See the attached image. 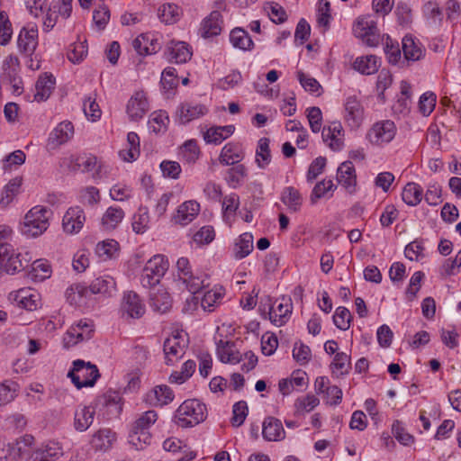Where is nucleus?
<instances>
[{
    "label": "nucleus",
    "instance_id": "1",
    "mask_svg": "<svg viewBox=\"0 0 461 461\" xmlns=\"http://www.w3.org/2000/svg\"><path fill=\"white\" fill-rule=\"evenodd\" d=\"M158 413L153 410L141 413L131 424L129 442L136 449H143L151 442L150 427L157 421Z\"/></svg>",
    "mask_w": 461,
    "mask_h": 461
},
{
    "label": "nucleus",
    "instance_id": "2",
    "mask_svg": "<svg viewBox=\"0 0 461 461\" xmlns=\"http://www.w3.org/2000/svg\"><path fill=\"white\" fill-rule=\"evenodd\" d=\"M51 215V210L45 206L32 207L24 216L22 232L32 238L41 236L48 230Z\"/></svg>",
    "mask_w": 461,
    "mask_h": 461
},
{
    "label": "nucleus",
    "instance_id": "3",
    "mask_svg": "<svg viewBox=\"0 0 461 461\" xmlns=\"http://www.w3.org/2000/svg\"><path fill=\"white\" fill-rule=\"evenodd\" d=\"M175 422L182 427H193L206 419V406L197 399L185 400L176 410Z\"/></svg>",
    "mask_w": 461,
    "mask_h": 461
},
{
    "label": "nucleus",
    "instance_id": "4",
    "mask_svg": "<svg viewBox=\"0 0 461 461\" xmlns=\"http://www.w3.org/2000/svg\"><path fill=\"white\" fill-rule=\"evenodd\" d=\"M68 376L77 389L93 386L99 378L97 367L90 362L77 359L73 362V367Z\"/></svg>",
    "mask_w": 461,
    "mask_h": 461
},
{
    "label": "nucleus",
    "instance_id": "5",
    "mask_svg": "<svg viewBox=\"0 0 461 461\" xmlns=\"http://www.w3.org/2000/svg\"><path fill=\"white\" fill-rule=\"evenodd\" d=\"M353 32L367 46L375 47L379 43L376 22L370 15L358 17L353 25Z\"/></svg>",
    "mask_w": 461,
    "mask_h": 461
},
{
    "label": "nucleus",
    "instance_id": "6",
    "mask_svg": "<svg viewBox=\"0 0 461 461\" xmlns=\"http://www.w3.org/2000/svg\"><path fill=\"white\" fill-rule=\"evenodd\" d=\"M94 334L92 321H80L77 325L71 326L65 334L64 346H75L78 343H86Z\"/></svg>",
    "mask_w": 461,
    "mask_h": 461
},
{
    "label": "nucleus",
    "instance_id": "7",
    "mask_svg": "<svg viewBox=\"0 0 461 461\" xmlns=\"http://www.w3.org/2000/svg\"><path fill=\"white\" fill-rule=\"evenodd\" d=\"M396 127L393 121L376 122L369 130L367 139L373 144L381 145L390 142L395 136Z\"/></svg>",
    "mask_w": 461,
    "mask_h": 461
},
{
    "label": "nucleus",
    "instance_id": "8",
    "mask_svg": "<svg viewBox=\"0 0 461 461\" xmlns=\"http://www.w3.org/2000/svg\"><path fill=\"white\" fill-rule=\"evenodd\" d=\"M121 311L123 318L139 319L145 313V305L136 293L130 291L123 295Z\"/></svg>",
    "mask_w": 461,
    "mask_h": 461
},
{
    "label": "nucleus",
    "instance_id": "9",
    "mask_svg": "<svg viewBox=\"0 0 461 461\" xmlns=\"http://www.w3.org/2000/svg\"><path fill=\"white\" fill-rule=\"evenodd\" d=\"M86 215L79 206L70 207L63 216V230L68 234L78 233L84 226Z\"/></svg>",
    "mask_w": 461,
    "mask_h": 461
},
{
    "label": "nucleus",
    "instance_id": "10",
    "mask_svg": "<svg viewBox=\"0 0 461 461\" xmlns=\"http://www.w3.org/2000/svg\"><path fill=\"white\" fill-rule=\"evenodd\" d=\"M293 303L290 297L283 296L280 303L275 307L270 306L267 312L269 321L276 326L285 324L292 314Z\"/></svg>",
    "mask_w": 461,
    "mask_h": 461
},
{
    "label": "nucleus",
    "instance_id": "11",
    "mask_svg": "<svg viewBox=\"0 0 461 461\" xmlns=\"http://www.w3.org/2000/svg\"><path fill=\"white\" fill-rule=\"evenodd\" d=\"M208 113V108L194 102H185L180 104L176 109V116L180 123L186 124L195 119H198Z\"/></svg>",
    "mask_w": 461,
    "mask_h": 461
},
{
    "label": "nucleus",
    "instance_id": "12",
    "mask_svg": "<svg viewBox=\"0 0 461 461\" xmlns=\"http://www.w3.org/2000/svg\"><path fill=\"white\" fill-rule=\"evenodd\" d=\"M174 400V393L171 388L166 384L156 385L144 396V402L154 407L164 406Z\"/></svg>",
    "mask_w": 461,
    "mask_h": 461
},
{
    "label": "nucleus",
    "instance_id": "13",
    "mask_svg": "<svg viewBox=\"0 0 461 461\" xmlns=\"http://www.w3.org/2000/svg\"><path fill=\"white\" fill-rule=\"evenodd\" d=\"M10 296L20 308L27 311H34L41 305L40 294L31 288H22Z\"/></svg>",
    "mask_w": 461,
    "mask_h": 461
},
{
    "label": "nucleus",
    "instance_id": "14",
    "mask_svg": "<svg viewBox=\"0 0 461 461\" xmlns=\"http://www.w3.org/2000/svg\"><path fill=\"white\" fill-rule=\"evenodd\" d=\"M94 404L97 408H107V415L119 416L122 411V396L119 392L107 391L104 394L98 397Z\"/></svg>",
    "mask_w": 461,
    "mask_h": 461
},
{
    "label": "nucleus",
    "instance_id": "15",
    "mask_svg": "<svg viewBox=\"0 0 461 461\" xmlns=\"http://www.w3.org/2000/svg\"><path fill=\"white\" fill-rule=\"evenodd\" d=\"M132 47L139 55H151L161 49V43L154 34L143 33L132 41Z\"/></svg>",
    "mask_w": 461,
    "mask_h": 461
},
{
    "label": "nucleus",
    "instance_id": "16",
    "mask_svg": "<svg viewBox=\"0 0 461 461\" xmlns=\"http://www.w3.org/2000/svg\"><path fill=\"white\" fill-rule=\"evenodd\" d=\"M402 50L403 52L402 65L406 61H417L424 56L425 49L419 40L411 35H406L402 40Z\"/></svg>",
    "mask_w": 461,
    "mask_h": 461
},
{
    "label": "nucleus",
    "instance_id": "17",
    "mask_svg": "<svg viewBox=\"0 0 461 461\" xmlns=\"http://www.w3.org/2000/svg\"><path fill=\"white\" fill-rule=\"evenodd\" d=\"M345 119L352 128L358 127L364 119V108L357 96H348L345 102Z\"/></svg>",
    "mask_w": 461,
    "mask_h": 461
},
{
    "label": "nucleus",
    "instance_id": "18",
    "mask_svg": "<svg viewBox=\"0 0 461 461\" xmlns=\"http://www.w3.org/2000/svg\"><path fill=\"white\" fill-rule=\"evenodd\" d=\"M199 212L200 204L196 201H185L178 206L173 220L176 223L185 226L195 219Z\"/></svg>",
    "mask_w": 461,
    "mask_h": 461
},
{
    "label": "nucleus",
    "instance_id": "19",
    "mask_svg": "<svg viewBox=\"0 0 461 461\" xmlns=\"http://www.w3.org/2000/svg\"><path fill=\"white\" fill-rule=\"evenodd\" d=\"M96 406L93 403L88 406L79 405L74 415V427L76 430L86 431L94 422Z\"/></svg>",
    "mask_w": 461,
    "mask_h": 461
},
{
    "label": "nucleus",
    "instance_id": "20",
    "mask_svg": "<svg viewBox=\"0 0 461 461\" xmlns=\"http://www.w3.org/2000/svg\"><path fill=\"white\" fill-rule=\"evenodd\" d=\"M322 140L328 143L329 147L334 150L341 149L343 146V128L339 122H333L329 126H325L321 132Z\"/></svg>",
    "mask_w": 461,
    "mask_h": 461
},
{
    "label": "nucleus",
    "instance_id": "21",
    "mask_svg": "<svg viewBox=\"0 0 461 461\" xmlns=\"http://www.w3.org/2000/svg\"><path fill=\"white\" fill-rule=\"evenodd\" d=\"M339 348H324L329 355L335 354L330 364L331 371L337 376L344 375L351 369L350 355L346 352H337Z\"/></svg>",
    "mask_w": 461,
    "mask_h": 461
},
{
    "label": "nucleus",
    "instance_id": "22",
    "mask_svg": "<svg viewBox=\"0 0 461 461\" xmlns=\"http://www.w3.org/2000/svg\"><path fill=\"white\" fill-rule=\"evenodd\" d=\"M263 438L267 441H280L285 438V431L280 420L274 417L265 419L262 426Z\"/></svg>",
    "mask_w": 461,
    "mask_h": 461
},
{
    "label": "nucleus",
    "instance_id": "23",
    "mask_svg": "<svg viewBox=\"0 0 461 461\" xmlns=\"http://www.w3.org/2000/svg\"><path fill=\"white\" fill-rule=\"evenodd\" d=\"M337 180L350 194L355 191L357 176L351 161H345L340 164L337 170Z\"/></svg>",
    "mask_w": 461,
    "mask_h": 461
},
{
    "label": "nucleus",
    "instance_id": "24",
    "mask_svg": "<svg viewBox=\"0 0 461 461\" xmlns=\"http://www.w3.org/2000/svg\"><path fill=\"white\" fill-rule=\"evenodd\" d=\"M148 111V101L143 92H136L127 104V113L133 121L141 119Z\"/></svg>",
    "mask_w": 461,
    "mask_h": 461
},
{
    "label": "nucleus",
    "instance_id": "25",
    "mask_svg": "<svg viewBox=\"0 0 461 461\" xmlns=\"http://www.w3.org/2000/svg\"><path fill=\"white\" fill-rule=\"evenodd\" d=\"M0 248L6 249L7 254L5 257H1L2 264L4 266V272L6 274L14 275L23 269L26 266L23 265L20 258L21 254H16L12 245L10 244H0Z\"/></svg>",
    "mask_w": 461,
    "mask_h": 461
},
{
    "label": "nucleus",
    "instance_id": "26",
    "mask_svg": "<svg viewBox=\"0 0 461 461\" xmlns=\"http://www.w3.org/2000/svg\"><path fill=\"white\" fill-rule=\"evenodd\" d=\"M244 158V152L239 143L229 142L221 149L219 161L223 166L236 165Z\"/></svg>",
    "mask_w": 461,
    "mask_h": 461
},
{
    "label": "nucleus",
    "instance_id": "27",
    "mask_svg": "<svg viewBox=\"0 0 461 461\" xmlns=\"http://www.w3.org/2000/svg\"><path fill=\"white\" fill-rule=\"evenodd\" d=\"M63 454V447L58 441H49L33 453L35 459L40 461H56Z\"/></svg>",
    "mask_w": 461,
    "mask_h": 461
},
{
    "label": "nucleus",
    "instance_id": "28",
    "mask_svg": "<svg viewBox=\"0 0 461 461\" xmlns=\"http://www.w3.org/2000/svg\"><path fill=\"white\" fill-rule=\"evenodd\" d=\"M74 134V126L70 122H60L50 133L49 145L52 148L66 143Z\"/></svg>",
    "mask_w": 461,
    "mask_h": 461
},
{
    "label": "nucleus",
    "instance_id": "29",
    "mask_svg": "<svg viewBox=\"0 0 461 461\" xmlns=\"http://www.w3.org/2000/svg\"><path fill=\"white\" fill-rule=\"evenodd\" d=\"M73 162V169L80 170L84 173L92 172L95 169V173L94 176H98L101 173L102 166L98 164L97 158L93 155H80L77 157H73L71 158Z\"/></svg>",
    "mask_w": 461,
    "mask_h": 461
},
{
    "label": "nucleus",
    "instance_id": "30",
    "mask_svg": "<svg viewBox=\"0 0 461 461\" xmlns=\"http://www.w3.org/2000/svg\"><path fill=\"white\" fill-rule=\"evenodd\" d=\"M208 276L205 274L203 275H194L191 273V276H186L182 279L180 282L185 285L186 289L193 294L192 302L196 304L199 302V297L196 295L200 292L201 289L208 287Z\"/></svg>",
    "mask_w": 461,
    "mask_h": 461
},
{
    "label": "nucleus",
    "instance_id": "31",
    "mask_svg": "<svg viewBox=\"0 0 461 461\" xmlns=\"http://www.w3.org/2000/svg\"><path fill=\"white\" fill-rule=\"evenodd\" d=\"M38 31L37 29L23 28L18 36V48L25 54H32L38 45Z\"/></svg>",
    "mask_w": 461,
    "mask_h": 461
},
{
    "label": "nucleus",
    "instance_id": "32",
    "mask_svg": "<svg viewBox=\"0 0 461 461\" xmlns=\"http://www.w3.org/2000/svg\"><path fill=\"white\" fill-rule=\"evenodd\" d=\"M152 308L161 313L167 312L172 306L170 294L164 288H157L149 293Z\"/></svg>",
    "mask_w": 461,
    "mask_h": 461
},
{
    "label": "nucleus",
    "instance_id": "33",
    "mask_svg": "<svg viewBox=\"0 0 461 461\" xmlns=\"http://www.w3.org/2000/svg\"><path fill=\"white\" fill-rule=\"evenodd\" d=\"M221 14L219 11H212L206 17L201 27V34L204 38H209L220 34L221 31Z\"/></svg>",
    "mask_w": 461,
    "mask_h": 461
},
{
    "label": "nucleus",
    "instance_id": "34",
    "mask_svg": "<svg viewBox=\"0 0 461 461\" xmlns=\"http://www.w3.org/2000/svg\"><path fill=\"white\" fill-rule=\"evenodd\" d=\"M168 59L176 63H185L192 57L188 45L184 41H170L168 47Z\"/></svg>",
    "mask_w": 461,
    "mask_h": 461
},
{
    "label": "nucleus",
    "instance_id": "35",
    "mask_svg": "<svg viewBox=\"0 0 461 461\" xmlns=\"http://www.w3.org/2000/svg\"><path fill=\"white\" fill-rule=\"evenodd\" d=\"M88 288V296L92 294H108L111 295L116 289L115 280L109 276L95 279Z\"/></svg>",
    "mask_w": 461,
    "mask_h": 461
},
{
    "label": "nucleus",
    "instance_id": "36",
    "mask_svg": "<svg viewBox=\"0 0 461 461\" xmlns=\"http://www.w3.org/2000/svg\"><path fill=\"white\" fill-rule=\"evenodd\" d=\"M54 85L55 78L51 75L45 74L40 77L35 85V100L41 102L48 99L54 88Z\"/></svg>",
    "mask_w": 461,
    "mask_h": 461
},
{
    "label": "nucleus",
    "instance_id": "37",
    "mask_svg": "<svg viewBox=\"0 0 461 461\" xmlns=\"http://www.w3.org/2000/svg\"><path fill=\"white\" fill-rule=\"evenodd\" d=\"M168 267L169 264L167 258L164 255L158 254L147 261L144 268L147 269V272L153 274L161 280L167 271Z\"/></svg>",
    "mask_w": 461,
    "mask_h": 461
},
{
    "label": "nucleus",
    "instance_id": "38",
    "mask_svg": "<svg viewBox=\"0 0 461 461\" xmlns=\"http://www.w3.org/2000/svg\"><path fill=\"white\" fill-rule=\"evenodd\" d=\"M230 41L234 48L242 50H251L254 47V42L248 32L242 28H234L230 33Z\"/></svg>",
    "mask_w": 461,
    "mask_h": 461
},
{
    "label": "nucleus",
    "instance_id": "39",
    "mask_svg": "<svg viewBox=\"0 0 461 461\" xmlns=\"http://www.w3.org/2000/svg\"><path fill=\"white\" fill-rule=\"evenodd\" d=\"M354 68L364 75H373L378 71L380 67L379 59L374 56L369 55L366 57L357 58L354 64Z\"/></svg>",
    "mask_w": 461,
    "mask_h": 461
},
{
    "label": "nucleus",
    "instance_id": "40",
    "mask_svg": "<svg viewBox=\"0 0 461 461\" xmlns=\"http://www.w3.org/2000/svg\"><path fill=\"white\" fill-rule=\"evenodd\" d=\"M116 440V435L110 429H99L94 434L92 438V445L99 450L109 449L113 443Z\"/></svg>",
    "mask_w": 461,
    "mask_h": 461
},
{
    "label": "nucleus",
    "instance_id": "41",
    "mask_svg": "<svg viewBox=\"0 0 461 461\" xmlns=\"http://www.w3.org/2000/svg\"><path fill=\"white\" fill-rule=\"evenodd\" d=\"M87 297L88 288L85 284H73L66 290L67 301L71 305H81Z\"/></svg>",
    "mask_w": 461,
    "mask_h": 461
},
{
    "label": "nucleus",
    "instance_id": "42",
    "mask_svg": "<svg viewBox=\"0 0 461 461\" xmlns=\"http://www.w3.org/2000/svg\"><path fill=\"white\" fill-rule=\"evenodd\" d=\"M253 250V235L249 232L241 234L234 245V258L242 259Z\"/></svg>",
    "mask_w": 461,
    "mask_h": 461
},
{
    "label": "nucleus",
    "instance_id": "43",
    "mask_svg": "<svg viewBox=\"0 0 461 461\" xmlns=\"http://www.w3.org/2000/svg\"><path fill=\"white\" fill-rule=\"evenodd\" d=\"M422 187L413 182L406 184L402 193V201L410 206L419 204L422 199Z\"/></svg>",
    "mask_w": 461,
    "mask_h": 461
},
{
    "label": "nucleus",
    "instance_id": "44",
    "mask_svg": "<svg viewBox=\"0 0 461 461\" xmlns=\"http://www.w3.org/2000/svg\"><path fill=\"white\" fill-rule=\"evenodd\" d=\"M124 218V212L120 207L110 206L104 213L101 224L104 230H113Z\"/></svg>",
    "mask_w": 461,
    "mask_h": 461
},
{
    "label": "nucleus",
    "instance_id": "45",
    "mask_svg": "<svg viewBox=\"0 0 461 461\" xmlns=\"http://www.w3.org/2000/svg\"><path fill=\"white\" fill-rule=\"evenodd\" d=\"M281 201L288 207L290 211L297 212L301 208L303 198L297 189L293 186H288L284 189Z\"/></svg>",
    "mask_w": 461,
    "mask_h": 461
},
{
    "label": "nucleus",
    "instance_id": "46",
    "mask_svg": "<svg viewBox=\"0 0 461 461\" xmlns=\"http://www.w3.org/2000/svg\"><path fill=\"white\" fill-rule=\"evenodd\" d=\"M22 185V178L14 177L11 179L4 187L0 197V207L5 208L11 203L14 197L19 193Z\"/></svg>",
    "mask_w": 461,
    "mask_h": 461
},
{
    "label": "nucleus",
    "instance_id": "47",
    "mask_svg": "<svg viewBox=\"0 0 461 461\" xmlns=\"http://www.w3.org/2000/svg\"><path fill=\"white\" fill-rule=\"evenodd\" d=\"M128 149L120 151L121 157L125 161H132L140 156V137L136 132L131 131L127 135Z\"/></svg>",
    "mask_w": 461,
    "mask_h": 461
},
{
    "label": "nucleus",
    "instance_id": "48",
    "mask_svg": "<svg viewBox=\"0 0 461 461\" xmlns=\"http://www.w3.org/2000/svg\"><path fill=\"white\" fill-rule=\"evenodd\" d=\"M384 50L389 63L393 65H402L403 59H402V50L400 49L399 43L394 41L388 35L385 37V39H384Z\"/></svg>",
    "mask_w": 461,
    "mask_h": 461
},
{
    "label": "nucleus",
    "instance_id": "49",
    "mask_svg": "<svg viewBox=\"0 0 461 461\" xmlns=\"http://www.w3.org/2000/svg\"><path fill=\"white\" fill-rule=\"evenodd\" d=\"M269 139L261 138L258 142L256 150V162L260 168H265L271 162Z\"/></svg>",
    "mask_w": 461,
    "mask_h": 461
},
{
    "label": "nucleus",
    "instance_id": "50",
    "mask_svg": "<svg viewBox=\"0 0 461 461\" xmlns=\"http://www.w3.org/2000/svg\"><path fill=\"white\" fill-rule=\"evenodd\" d=\"M233 166L234 167L228 169L225 179L230 187L237 188L243 184L248 174L244 165L236 164Z\"/></svg>",
    "mask_w": 461,
    "mask_h": 461
},
{
    "label": "nucleus",
    "instance_id": "51",
    "mask_svg": "<svg viewBox=\"0 0 461 461\" xmlns=\"http://www.w3.org/2000/svg\"><path fill=\"white\" fill-rule=\"evenodd\" d=\"M180 8L173 4H166L158 8V15L162 23L173 24L180 18Z\"/></svg>",
    "mask_w": 461,
    "mask_h": 461
},
{
    "label": "nucleus",
    "instance_id": "52",
    "mask_svg": "<svg viewBox=\"0 0 461 461\" xmlns=\"http://www.w3.org/2000/svg\"><path fill=\"white\" fill-rule=\"evenodd\" d=\"M227 332V329L222 326L221 328H218L217 330V336L220 338L218 339L217 337H215L216 339V346H237L239 343H244L245 341H249V337L257 339V335L253 332H247L248 336L244 338V339H241L240 337H235V335H231L230 337L226 336L225 339H223L224 333Z\"/></svg>",
    "mask_w": 461,
    "mask_h": 461
},
{
    "label": "nucleus",
    "instance_id": "53",
    "mask_svg": "<svg viewBox=\"0 0 461 461\" xmlns=\"http://www.w3.org/2000/svg\"><path fill=\"white\" fill-rule=\"evenodd\" d=\"M240 206V197L236 194L227 195L222 200V217L224 221H230Z\"/></svg>",
    "mask_w": 461,
    "mask_h": 461
},
{
    "label": "nucleus",
    "instance_id": "54",
    "mask_svg": "<svg viewBox=\"0 0 461 461\" xmlns=\"http://www.w3.org/2000/svg\"><path fill=\"white\" fill-rule=\"evenodd\" d=\"M223 295L221 287L209 290L201 298V306L204 311L212 312Z\"/></svg>",
    "mask_w": 461,
    "mask_h": 461
},
{
    "label": "nucleus",
    "instance_id": "55",
    "mask_svg": "<svg viewBox=\"0 0 461 461\" xmlns=\"http://www.w3.org/2000/svg\"><path fill=\"white\" fill-rule=\"evenodd\" d=\"M149 222V210L147 207H140L137 213L134 214L132 220V230L137 234L144 233Z\"/></svg>",
    "mask_w": 461,
    "mask_h": 461
},
{
    "label": "nucleus",
    "instance_id": "56",
    "mask_svg": "<svg viewBox=\"0 0 461 461\" xmlns=\"http://www.w3.org/2000/svg\"><path fill=\"white\" fill-rule=\"evenodd\" d=\"M87 55L86 41L69 45L67 57L74 64L80 63Z\"/></svg>",
    "mask_w": 461,
    "mask_h": 461
},
{
    "label": "nucleus",
    "instance_id": "57",
    "mask_svg": "<svg viewBox=\"0 0 461 461\" xmlns=\"http://www.w3.org/2000/svg\"><path fill=\"white\" fill-rule=\"evenodd\" d=\"M217 356L221 362L230 365L240 363L243 357V354L235 348H217Z\"/></svg>",
    "mask_w": 461,
    "mask_h": 461
},
{
    "label": "nucleus",
    "instance_id": "58",
    "mask_svg": "<svg viewBox=\"0 0 461 461\" xmlns=\"http://www.w3.org/2000/svg\"><path fill=\"white\" fill-rule=\"evenodd\" d=\"M118 249V242L114 240H108L99 242L95 247V253L102 260L113 258Z\"/></svg>",
    "mask_w": 461,
    "mask_h": 461
},
{
    "label": "nucleus",
    "instance_id": "59",
    "mask_svg": "<svg viewBox=\"0 0 461 461\" xmlns=\"http://www.w3.org/2000/svg\"><path fill=\"white\" fill-rule=\"evenodd\" d=\"M19 388L17 383L12 380H5L0 384V405L13 401Z\"/></svg>",
    "mask_w": 461,
    "mask_h": 461
},
{
    "label": "nucleus",
    "instance_id": "60",
    "mask_svg": "<svg viewBox=\"0 0 461 461\" xmlns=\"http://www.w3.org/2000/svg\"><path fill=\"white\" fill-rule=\"evenodd\" d=\"M189 343L187 332L184 330L174 329L165 338L163 346H185Z\"/></svg>",
    "mask_w": 461,
    "mask_h": 461
},
{
    "label": "nucleus",
    "instance_id": "61",
    "mask_svg": "<svg viewBox=\"0 0 461 461\" xmlns=\"http://www.w3.org/2000/svg\"><path fill=\"white\" fill-rule=\"evenodd\" d=\"M161 86L163 89L171 94L174 89L178 85V79L176 75V69L174 68L168 67L164 69L162 72V77L160 80Z\"/></svg>",
    "mask_w": 461,
    "mask_h": 461
},
{
    "label": "nucleus",
    "instance_id": "62",
    "mask_svg": "<svg viewBox=\"0 0 461 461\" xmlns=\"http://www.w3.org/2000/svg\"><path fill=\"white\" fill-rule=\"evenodd\" d=\"M352 315L348 309L346 307L339 306L336 309L333 315V321L337 328L346 330L350 326Z\"/></svg>",
    "mask_w": 461,
    "mask_h": 461
},
{
    "label": "nucleus",
    "instance_id": "63",
    "mask_svg": "<svg viewBox=\"0 0 461 461\" xmlns=\"http://www.w3.org/2000/svg\"><path fill=\"white\" fill-rule=\"evenodd\" d=\"M265 10L275 23H283L287 20L285 10L282 5L276 2L267 3Z\"/></svg>",
    "mask_w": 461,
    "mask_h": 461
},
{
    "label": "nucleus",
    "instance_id": "64",
    "mask_svg": "<svg viewBox=\"0 0 461 461\" xmlns=\"http://www.w3.org/2000/svg\"><path fill=\"white\" fill-rule=\"evenodd\" d=\"M200 149L194 140L185 141L181 147V155L188 163H194L199 157Z\"/></svg>",
    "mask_w": 461,
    "mask_h": 461
}]
</instances>
